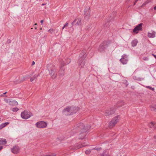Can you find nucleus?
<instances>
[{"instance_id": "obj_4", "label": "nucleus", "mask_w": 156, "mask_h": 156, "mask_svg": "<svg viewBox=\"0 0 156 156\" xmlns=\"http://www.w3.org/2000/svg\"><path fill=\"white\" fill-rule=\"evenodd\" d=\"M119 115L117 116L114 117L109 123V127L112 128L113 127L120 119Z\"/></svg>"}, {"instance_id": "obj_8", "label": "nucleus", "mask_w": 156, "mask_h": 156, "mask_svg": "<svg viewBox=\"0 0 156 156\" xmlns=\"http://www.w3.org/2000/svg\"><path fill=\"white\" fill-rule=\"evenodd\" d=\"M85 16L84 18L86 20L89 19L90 17V7H87L84 10Z\"/></svg>"}, {"instance_id": "obj_47", "label": "nucleus", "mask_w": 156, "mask_h": 156, "mask_svg": "<svg viewBox=\"0 0 156 156\" xmlns=\"http://www.w3.org/2000/svg\"><path fill=\"white\" fill-rule=\"evenodd\" d=\"M138 0H136L135 1V3H136L138 1Z\"/></svg>"}, {"instance_id": "obj_49", "label": "nucleus", "mask_w": 156, "mask_h": 156, "mask_svg": "<svg viewBox=\"0 0 156 156\" xmlns=\"http://www.w3.org/2000/svg\"><path fill=\"white\" fill-rule=\"evenodd\" d=\"M34 28H35V29H37V27H35Z\"/></svg>"}, {"instance_id": "obj_42", "label": "nucleus", "mask_w": 156, "mask_h": 156, "mask_svg": "<svg viewBox=\"0 0 156 156\" xmlns=\"http://www.w3.org/2000/svg\"><path fill=\"white\" fill-rule=\"evenodd\" d=\"M43 22H44L43 20H41V24H42L43 23Z\"/></svg>"}, {"instance_id": "obj_25", "label": "nucleus", "mask_w": 156, "mask_h": 156, "mask_svg": "<svg viewBox=\"0 0 156 156\" xmlns=\"http://www.w3.org/2000/svg\"><path fill=\"white\" fill-rule=\"evenodd\" d=\"M91 151V150L89 149L86 150V151L85 152V153L86 154H90V152Z\"/></svg>"}, {"instance_id": "obj_15", "label": "nucleus", "mask_w": 156, "mask_h": 156, "mask_svg": "<svg viewBox=\"0 0 156 156\" xmlns=\"http://www.w3.org/2000/svg\"><path fill=\"white\" fill-rule=\"evenodd\" d=\"M105 48L106 47L104 44H100L99 47L98 51L100 52H102L105 51Z\"/></svg>"}, {"instance_id": "obj_14", "label": "nucleus", "mask_w": 156, "mask_h": 156, "mask_svg": "<svg viewBox=\"0 0 156 156\" xmlns=\"http://www.w3.org/2000/svg\"><path fill=\"white\" fill-rule=\"evenodd\" d=\"M62 63L64 65H66L69 64L71 60L69 58H67L66 59H62Z\"/></svg>"}, {"instance_id": "obj_5", "label": "nucleus", "mask_w": 156, "mask_h": 156, "mask_svg": "<svg viewBox=\"0 0 156 156\" xmlns=\"http://www.w3.org/2000/svg\"><path fill=\"white\" fill-rule=\"evenodd\" d=\"M47 123L43 121H41L37 122L35 125L37 127L39 128H44L47 126Z\"/></svg>"}, {"instance_id": "obj_22", "label": "nucleus", "mask_w": 156, "mask_h": 156, "mask_svg": "<svg viewBox=\"0 0 156 156\" xmlns=\"http://www.w3.org/2000/svg\"><path fill=\"white\" fill-rule=\"evenodd\" d=\"M101 156H110L108 153L106 151H104L101 154Z\"/></svg>"}, {"instance_id": "obj_40", "label": "nucleus", "mask_w": 156, "mask_h": 156, "mask_svg": "<svg viewBox=\"0 0 156 156\" xmlns=\"http://www.w3.org/2000/svg\"><path fill=\"white\" fill-rule=\"evenodd\" d=\"M35 62L34 61H33L32 62V65H34V64H35Z\"/></svg>"}, {"instance_id": "obj_27", "label": "nucleus", "mask_w": 156, "mask_h": 156, "mask_svg": "<svg viewBox=\"0 0 156 156\" xmlns=\"http://www.w3.org/2000/svg\"><path fill=\"white\" fill-rule=\"evenodd\" d=\"M40 75L39 74H35L34 76V78L35 79H37V78Z\"/></svg>"}, {"instance_id": "obj_50", "label": "nucleus", "mask_w": 156, "mask_h": 156, "mask_svg": "<svg viewBox=\"0 0 156 156\" xmlns=\"http://www.w3.org/2000/svg\"><path fill=\"white\" fill-rule=\"evenodd\" d=\"M42 28H41L40 29V30H42Z\"/></svg>"}, {"instance_id": "obj_3", "label": "nucleus", "mask_w": 156, "mask_h": 156, "mask_svg": "<svg viewBox=\"0 0 156 156\" xmlns=\"http://www.w3.org/2000/svg\"><path fill=\"white\" fill-rule=\"evenodd\" d=\"M86 56L87 55L85 51H83L80 54L78 62V65L80 67H83L84 66L85 61L84 59Z\"/></svg>"}, {"instance_id": "obj_38", "label": "nucleus", "mask_w": 156, "mask_h": 156, "mask_svg": "<svg viewBox=\"0 0 156 156\" xmlns=\"http://www.w3.org/2000/svg\"><path fill=\"white\" fill-rule=\"evenodd\" d=\"M152 55L156 59V55L154 54H152Z\"/></svg>"}, {"instance_id": "obj_24", "label": "nucleus", "mask_w": 156, "mask_h": 156, "mask_svg": "<svg viewBox=\"0 0 156 156\" xmlns=\"http://www.w3.org/2000/svg\"><path fill=\"white\" fill-rule=\"evenodd\" d=\"M151 109L153 111H156V108L154 106H151L150 107Z\"/></svg>"}, {"instance_id": "obj_16", "label": "nucleus", "mask_w": 156, "mask_h": 156, "mask_svg": "<svg viewBox=\"0 0 156 156\" xmlns=\"http://www.w3.org/2000/svg\"><path fill=\"white\" fill-rule=\"evenodd\" d=\"M156 33L154 31H153L151 33L148 32L147 36L149 37L153 38L155 37Z\"/></svg>"}, {"instance_id": "obj_28", "label": "nucleus", "mask_w": 156, "mask_h": 156, "mask_svg": "<svg viewBox=\"0 0 156 156\" xmlns=\"http://www.w3.org/2000/svg\"><path fill=\"white\" fill-rule=\"evenodd\" d=\"M86 145H82V144H81V145H79L78 146V147H77V148H81L82 147H84V146H86Z\"/></svg>"}, {"instance_id": "obj_7", "label": "nucleus", "mask_w": 156, "mask_h": 156, "mask_svg": "<svg viewBox=\"0 0 156 156\" xmlns=\"http://www.w3.org/2000/svg\"><path fill=\"white\" fill-rule=\"evenodd\" d=\"M128 61V56L125 54L123 55L122 56V58L120 59V62L123 64H126L127 63Z\"/></svg>"}, {"instance_id": "obj_2", "label": "nucleus", "mask_w": 156, "mask_h": 156, "mask_svg": "<svg viewBox=\"0 0 156 156\" xmlns=\"http://www.w3.org/2000/svg\"><path fill=\"white\" fill-rule=\"evenodd\" d=\"M47 69L51 77L54 79L56 76V69L55 66L52 64H49L47 66Z\"/></svg>"}, {"instance_id": "obj_43", "label": "nucleus", "mask_w": 156, "mask_h": 156, "mask_svg": "<svg viewBox=\"0 0 156 156\" xmlns=\"http://www.w3.org/2000/svg\"><path fill=\"white\" fill-rule=\"evenodd\" d=\"M154 10H156V6L154 7Z\"/></svg>"}, {"instance_id": "obj_51", "label": "nucleus", "mask_w": 156, "mask_h": 156, "mask_svg": "<svg viewBox=\"0 0 156 156\" xmlns=\"http://www.w3.org/2000/svg\"><path fill=\"white\" fill-rule=\"evenodd\" d=\"M35 25H37V23H36L35 24H34Z\"/></svg>"}, {"instance_id": "obj_33", "label": "nucleus", "mask_w": 156, "mask_h": 156, "mask_svg": "<svg viewBox=\"0 0 156 156\" xmlns=\"http://www.w3.org/2000/svg\"><path fill=\"white\" fill-rule=\"evenodd\" d=\"M94 150H95L97 151H99L101 149V148H95L93 149Z\"/></svg>"}, {"instance_id": "obj_21", "label": "nucleus", "mask_w": 156, "mask_h": 156, "mask_svg": "<svg viewBox=\"0 0 156 156\" xmlns=\"http://www.w3.org/2000/svg\"><path fill=\"white\" fill-rule=\"evenodd\" d=\"M9 124V123L8 122H6L4 123H2L0 125V129H2L6 126H7V125H8Z\"/></svg>"}, {"instance_id": "obj_48", "label": "nucleus", "mask_w": 156, "mask_h": 156, "mask_svg": "<svg viewBox=\"0 0 156 156\" xmlns=\"http://www.w3.org/2000/svg\"><path fill=\"white\" fill-rule=\"evenodd\" d=\"M136 3H135V2H134V5H135Z\"/></svg>"}, {"instance_id": "obj_45", "label": "nucleus", "mask_w": 156, "mask_h": 156, "mask_svg": "<svg viewBox=\"0 0 156 156\" xmlns=\"http://www.w3.org/2000/svg\"><path fill=\"white\" fill-rule=\"evenodd\" d=\"M7 93V92H5V93H3L2 95H4V94H6ZM4 96V95H3Z\"/></svg>"}, {"instance_id": "obj_37", "label": "nucleus", "mask_w": 156, "mask_h": 156, "mask_svg": "<svg viewBox=\"0 0 156 156\" xmlns=\"http://www.w3.org/2000/svg\"><path fill=\"white\" fill-rule=\"evenodd\" d=\"M48 31L50 32L51 33H52L53 31V30L52 29H50L48 30Z\"/></svg>"}, {"instance_id": "obj_19", "label": "nucleus", "mask_w": 156, "mask_h": 156, "mask_svg": "<svg viewBox=\"0 0 156 156\" xmlns=\"http://www.w3.org/2000/svg\"><path fill=\"white\" fill-rule=\"evenodd\" d=\"M81 19L80 18H78L77 19H76L72 23V24H73L75 22L77 21L76 24L77 25H80L81 23Z\"/></svg>"}, {"instance_id": "obj_10", "label": "nucleus", "mask_w": 156, "mask_h": 156, "mask_svg": "<svg viewBox=\"0 0 156 156\" xmlns=\"http://www.w3.org/2000/svg\"><path fill=\"white\" fill-rule=\"evenodd\" d=\"M114 109H110L105 111L104 115L105 116H108L114 113Z\"/></svg>"}, {"instance_id": "obj_18", "label": "nucleus", "mask_w": 156, "mask_h": 156, "mask_svg": "<svg viewBox=\"0 0 156 156\" xmlns=\"http://www.w3.org/2000/svg\"><path fill=\"white\" fill-rule=\"evenodd\" d=\"M0 143L1 145H5L6 144L7 141L5 139L0 138Z\"/></svg>"}, {"instance_id": "obj_1", "label": "nucleus", "mask_w": 156, "mask_h": 156, "mask_svg": "<svg viewBox=\"0 0 156 156\" xmlns=\"http://www.w3.org/2000/svg\"><path fill=\"white\" fill-rule=\"evenodd\" d=\"M77 129L78 130L81 129V132L79 135V138L82 139H83L85 136L87 130L90 127L89 126H85L84 124L82 123H80L76 125Z\"/></svg>"}, {"instance_id": "obj_6", "label": "nucleus", "mask_w": 156, "mask_h": 156, "mask_svg": "<svg viewBox=\"0 0 156 156\" xmlns=\"http://www.w3.org/2000/svg\"><path fill=\"white\" fill-rule=\"evenodd\" d=\"M31 114L30 112L25 111L21 113V116L23 119H27L31 116Z\"/></svg>"}, {"instance_id": "obj_46", "label": "nucleus", "mask_w": 156, "mask_h": 156, "mask_svg": "<svg viewBox=\"0 0 156 156\" xmlns=\"http://www.w3.org/2000/svg\"><path fill=\"white\" fill-rule=\"evenodd\" d=\"M4 96L3 95H0V97H4Z\"/></svg>"}, {"instance_id": "obj_23", "label": "nucleus", "mask_w": 156, "mask_h": 156, "mask_svg": "<svg viewBox=\"0 0 156 156\" xmlns=\"http://www.w3.org/2000/svg\"><path fill=\"white\" fill-rule=\"evenodd\" d=\"M11 110L13 112H17L19 109L17 107H15L11 108Z\"/></svg>"}, {"instance_id": "obj_35", "label": "nucleus", "mask_w": 156, "mask_h": 156, "mask_svg": "<svg viewBox=\"0 0 156 156\" xmlns=\"http://www.w3.org/2000/svg\"><path fill=\"white\" fill-rule=\"evenodd\" d=\"M35 79L34 78H31L30 79V81L31 82H32Z\"/></svg>"}, {"instance_id": "obj_12", "label": "nucleus", "mask_w": 156, "mask_h": 156, "mask_svg": "<svg viewBox=\"0 0 156 156\" xmlns=\"http://www.w3.org/2000/svg\"><path fill=\"white\" fill-rule=\"evenodd\" d=\"M70 110V106H69L63 110V112L65 115H70L71 114Z\"/></svg>"}, {"instance_id": "obj_20", "label": "nucleus", "mask_w": 156, "mask_h": 156, "mask_svg": "<svg viewBox=\"0 0 156 156\" xmlns=\"http://www.w3.org/2000/svg\"><path fill=\"white\" fill-rule=\"evenodd\" d=\"M138 43V41L136 39H135L132 41L131 42L132 45L133 47L136 46Z\"/></svg>"}, {"instance_id": "obj_26", "label": "nucleus", "mask_w": 156, "mask_h": 156, "mask_svg": "<svg viewBox=\"0 0 156 156\" xmlns=\"http://www.w3.org/2000/svg\"><path fill=\"white\" fill-rule=\"evenodd\" d=\"M4 100L7 103H9V105L10 104V101L11 100L10 99H4Z\"/></svg>"}, {"instance_id": "obj_39", "label": "nucleus", "mask_w": 156, "mask_h": 156, "mask_svg": "<svg viewBox=\"0 0 156 156\" xmlns=\"http://www.w3.org/2000/svg\"><path fill=\"white\" fill-rule=\"evenodd\" d=\"M144 80V78H141L139 79V80L140 81V80Z\"/></svg>"}, {"instance_id": "obj_13", "label": "nucleus", "mask_w": 156, "mask_h": 156, "mask_svg": "<svg viewBox=\"0 0 156 156\" xmlns=\"http://www.w3.org/2000/svg\"><path fill=\"white\" fill-rule=\"evenodd\" d=\"M20 150L19 147L16 146L11 149L12 152L14 154H16L19 152Z\"/></svg>"}, {"instance_id": "obj_11", "label": "nucleus", "mask_w": 156, "mask_h": 156, "mask_svg": "<svg viewBox=\"0 0 156 156\" xmlns=\"http://www.w3.org/2000/svg\"><path fill=\"white\" fill-rule=\"evenodd\" d=\"M70 115H72L76 113L79 110V108L77 107H75L73 106H70Z\"/></svg>"}, {"instance_id": "obj_17", "label": "nucleus", "mask_w": 156, "mask_h": 156, "mask_svg": "<svg viewBox=\"0 0 156 156\" xmlns=\"http://www.w3.org/2000/svg\"><path fill=\"white\" fill-rule=\"evenodd\" d=\"M9 105L12 106H16L18 105V102L15 100H12L11 99L10 101Z\"/></svg>"}, {"instance_id": "obj_44", "label": "nucleus", "mask_w": 156, "mask_h": 156, "mask_svg": "<svg viewBox=\"0 0 156 156\" xmlns=\"http://www.w3.org/2000/svg\"><path fill=\"white\" fill-rule=\"evenodd\" d=\"M63 73H64V70H63L62 71V73H61V74H62Z\"/></svg>"}, {"instance_id": "obj_30", "label": "nucleus", "mask_w": 156, "mask_h": 156, "mask_svg": "<svg viewBox=\"0 0 156 156\" xmlns=\"http://www.w3.org/2000/svg\"><path fill=\"white\" fill-rule=\"evenodd\" d=\"M143 60L145 61H147L149 60V58L147 57H144L143 58Z\"/></svg>"}, {"instance_id": "obj_31", "label": "nucleus", "mask_w": 156, "mask_h": 156, "mask_svg": "<svg viewBox=\"0 0 156 156\" xmlns=\"http://www.w3.org/2000/svg\"><path fill=\"white\" fill-rule=\"evenodd\" d=\"M147 87L151 90H154V88L150 86H147Z\"/></svg>"}, {"instance_id": "obj_9", "label": "nucleus", "mask_w": 156, "mask_h": 156, "mask_svg": "<svg viewBox=\"0 0 156 156\" xmlns=\"http://www.w3.org/2000/svg\"><path fill=\"white\" fill-rule=\"evenodd\" d=\"M143 25V23H141L136 26L133 30V32L136 34H137L138 33L139 30H141Z\"/></svg>"}, {"instance_id": "obj_52", "label": "nucleus", "mask_w": 156, "mask_h": 156, "mask_svg": "<svg viewBox=\"0 0 156 156\" xmlns=\"http://www.w3.org/2000/svg\"><path fill=\"white\" fill-rule=\"evenodd\" d=\"M44 5V4H42V5Z\"/></svg>"}, {"instance_id": "obj_41", "label": "nucleus", "mask_w": 156, "mask_h": 156, "mask_svg": "<svg viewBox=\"0 0 156 156\" xmlns=\"http://www.w3.org/2000/svg\"><path fill=\"white\" fill-rule=\"evenodd\" d=\"M3 147L2 146H0V150H2L3 148Z\"/></svg>"}, {"instance_id": "obj_34", "label": "nucleus", "mask_w": 156, "mask_h": 156, "mask_svg": "<svg viewBox=\"0 0 156 156\" xmlns=\"http://www.w3.org/2000/svg\"><path fill=\"white\" fill-rule=\"evenodd\" d=\"M11 40L10 39H8L7 40V43L8 44H9V43H11Z\"/></svg>"}, {"instance_id": "obj_29", "label": "nucleus", "mask_w": 156, "mask_h": 156, "mask_svg": "<svg viewBox=\"0 0 156 156\" xmlns=\"http://www.w3.org/2000/svg\"><path fill=\"white\" fill-rule=\"evenodd\" d=\"M68 25V23H65V24L64 25V26L62 27V29H63L64 28L66 27H67Z\"/></svg>"}, {"instance_id": "obj_32", "label": "nucleus", "mask_w": 156, "mask_h": 156, "mask_svg": "<svg viewBox=\"0 0 156 156\" xmlns=\"http://www.w3.org/2000/svg\"><path fill=\"white\" fill-rule=\"evenodd\" d=\"M149 2V1H146L145 2H144L143 4V5H144L147 4Z\"/></svg>"}, {"instance_id": "obj_36", "label": "nucleus", "mask_w": 156, "mask_h": 156, "mask_svg": "<svg viewBox=\"0 0 156 156\" xmlns=\"http://www.w3.org/2000/svg\"><path fill=\"white\" fill-rule=\"evenodd\" d=\"M154 124L153 122H152L151 123V125L150 126V127H153V126H154Z\"/></svg>"}]
</instances>
